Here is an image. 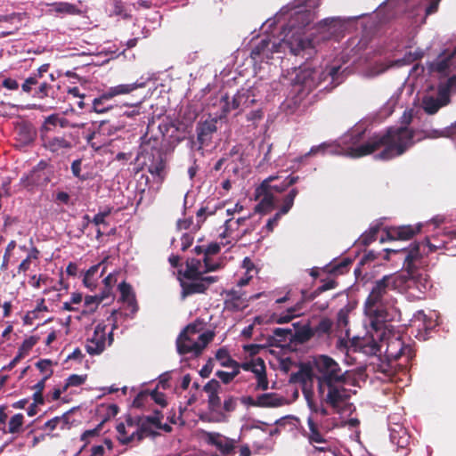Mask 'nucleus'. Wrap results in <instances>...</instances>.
I'll list each match as a JSON object with an SVG mask.
<instances>
[{
    "label": "nucleus",
    "instance_id": "nucleus-57",
    "mask_svg": "<svg viewBox=\"0 0 456 456\" xmlns=\"http://www.w3.org/2000/svg\"><path fill=\"white\" fill-rule=\"evenodd\" d=\"M58 126H61V127H68V126H70V127H78V128H84L85 126H86V123L85 122H77V121H74L72 118H61L59 115H58Z\"/></svg>",
    "mask_w": 456,
    "mask_h": 456
},
{
    "label": "nucleus",
    "instance_id": "nucleus-8",
    "mask_svg": "<svg viewBox=\"0 0 456 456\" xmlns=\"http://www.w3.org/2000/svg\"><path fill=\"white\" fill-rule=\"evenodd\" d=\"M282 174L283 172H281L264 179L258 185L259 190L273 195L274 193L281 194L299 181L298 175H288L284 176Z\"/></svg>",
    "mask_w": 456,
    "mask_h": 456
},
{
    "label": "nucleus",
    "instance_id": "nucleus-43",
    "mask_svg": "<svg viewBox=\"0 0 456 456\" xmlns=\"http://www.w3.org/2000/svg\"><path fill=\"white\" fill-rule=\"evenodd\" d=\"M259 372L256 373V378L257 379V383L256 385L255 390H267L269 387V381L266 376L265 364L264 361L260 362Z\"/></svg>",
    "mask_w": 456,
    "mask_h": 456
},
{
    "label": "nucleus",
    "instance_id": "nucleus-45",
    "mask_svg": "<svg viewBox=\"0 0 456 456\" xmlns=\"http://www.w3.org/2000/svg\"><path fill=\"white\" fill-rule=\"evenodd\" d=\"M424 138H438L443 136H452L456 135V122L452 124L451 126L447 127L445 130H432L423 131Z\"/></svg>",
    "mask_w": 456,
    "mask_h": 456
},
{
    "label": "nucleus",
    "instance_id": "nucleus-50",
    "mask_svg": "<svg viewBox=\"0 0 456 456\" xmlns=\"http://www.w3.org/2000/svg\"><path fill=\"white\" fill-rule=\"evenodd\" d=\"M110 99H102V94L95 98L93 101V110L89 111V113H104L107 110H109L111 107L110 105L107 104V102Z\"/></svg>",
    "mask_w": 456,
    "mask_h": 456
},
{
    "label": "nucleus",
    "instance_id": "nucleus-27",
    "mask_svg": "<svg viewBox=\"0 0 456 456\" xmlns=\"http://www.w3.org/2000/svg\"><path fill=\"white\" fill-rule=\"evenodd\" d=\"M338 284V283L337 281H335L333 279H330V280L324 281V283L322 285L319 286L314 291L309 292L305 289H302L301 290V299L297 303H302V310H303L305 303L314 300L318 296H320L322 293H323L327 290L333 289L337 288Z\"/></svg>",
    "mask_w": 456,
    "mask_h": 456
},
{
    "label": "nucleus",
    "instance_id": "nucleus-2",
    "mask_svg": "<svg viewBox=\"0 0 456 456\" xmlns=\"http://www.w3.org/2000/svg\"><path fill=\"white\" fill-rule=\"evenodd\" d=\"M317 395L332 405L338 402H347L350 398L347 384V370H343L339 363L327 354L314 358Z\"/></svg>",
    "mask_w": 456,
    "mask_h": 456
},
{
    "label": "nucleus",
    "instance_id": "nucleus-15",
    "mask_svg": "<svg viewBox=\"0 0 456 456\" xmlns=\"http://www.w3.org/2000/svg\"><path fill=\"white\" fill-rule=\"evenodd\" d=\"M451 99L447 89H440L438 97L425 96L422 99V108L428 115L436 114L442 107L449 104Z\"/></svg>",
    "mask_w": 456,
    "mask_h": 456
},
{
    "label": "nucleus",
    "instance_id": "nucleus-59",
    "mask_svg": "<svg viewBox=\"0 0 456 456\" xmlns=\"http://www.w3.org/2000/svg\"><path fill=\"white\" fill-rule=\"evenodd\" d=\"M102 267V271L100 273V277L103 274L105 271V265H102V264H98L91 266L89 269H87V289H93V283L90 282V280L94 276V274L98 272V270Z\"/></svg>",
    "mask_w": 456,
    "mask_h": 456
},
{
    "label": "nucleus",
    "instance_id": "nucleus-42",
    "mask_svg": "<svg viewBox=\"0 0 456 456\" xmlns=\"http://www.w3.org/2000/svg\"><path fill=\"white\" fill-rule=\"evenodd\" d=\"M443 240V233L433 236L431 239L425 238L424 240L419 243H415L414 245L419 246V254L422 256L423 253L428 254V252H435L438 248H432L430 247L431 243H441Z\"/></svg>",
    "mask_w": 456,
    "mask_h": 456
},
{
    "label": "nucleus",
    "instance_id": "nucleus-14",
    "mask_svg": "<svg viewBox=\"0 0 456 456\" xmlns=\"http://www.w3.org/2000/svg\"><path fill=\"white\" fill-rule=\"evenodd\" d=\"M315 379V370L314 363H301L299 370L297 372L290 374L289 381L291 383H299L302 385V391L304 389H312L313 380Z\"/></svg>",
    "mask_w": 456,
    "mask_h": 456
},
{
    "label": "nucleus",
    "instance_id": "nucleus-64",
    "mask_svg": "<svg viewBox=\"0 0 456 456\" xmlns=\"http://www.w3.org/2000/svg\"><path fill=\"white\" fill-rule=\"evenodd\" d=\"M143 417L146 419V421L148 423L152 424L156 428L158 425H159V422H161V420L163 419V414H162L161 411L155 410L153 411L152 415L143 416Z\"/></svg>",
    "mask_w": 456,
    "mask_h": 456
},
{
    "label": "nucleus",
    "instance_id": "nucleus-39",
    "mask_svg": "<svg viewBox=\"0 0 456 456\" xmlns=\"http://www.w3.org/2000/svg\"><path fill=\"white\" fill-rule=\"evenodd\" d=\"M332 325L333 322L330 319L326 317L322 318L314 328H312L314 337L320 338L325 335H329L331 331Z\"/></svg>",
    "mask_w": 456,
    "mask_h": 456
},
{
    "label": "nucleus",
    "instance_id": "nucleus-19",
    "mask_svg": "<svg viewBox=\"0 0 456 456\" xmlns=\"http://www.w3.org/2000/svg\"><path fill=\"white\" fill-rule=\"evenodd\" d=\"M255 199L259 202L255 207V212L267 215L276 208V199L273 194L262 191L257 186L255 190Z\"/></svg>",
    "mask_w": 456,
    "mask_h": 456
},
{
    "label": "nucleus",
    "instance_id": "nucleus-29",
    "mask_svg": "<svg viewBox=\"0 0 456 456\" xmlns=\"http://www.w3.org/2000/svg\"><path fill=\"white\" fill-rule=\"evenodd\" d=\"M116 281L115 278L109 274L106 276L102 282L104 283V288L102 290V292L98 295L94 296H88L87 295V306L93 305V304H100L102 303L105 299H108L110 297V291L112 288V284Z\"/></svg>",
    "mask_w": 456,
    "mask_h": 456
},
{
    "label": "nucleus",
    "instance_id": "nucleus-12",
    "mask_svg": "<svg viewBox=\"0 0 456 456\" xmlns=\"http://www.w3.org/2000/svg\"><path fill=\"white\" fill-rule=\"evenodd\" d=\"M278 43L272 42L269 37L261 39L251 50L250 57L255 61H267L274 53H280Z\"/></svg>",
    "mask_w": 456,
    "mask_h": 456
},
{
    "label": "nucleus",
    "instance_id": "nucleus-54",
    "mask_svg": "<svg viewBox=\"0 0 456 456\" xmlns=\"http://www.w3.org/2000/svg\"><path fill=\"white\" fill-rule=\"evenodd\" d=\"M261 361H264V360L260 357H257L256 359H252L249 362H242L241 364H240V368H241L242 370H244L246 371H251V372L255 373V375H256V373L259 372V368L261 366L260 365Z\"/></svg>",
    "mask_w": 456,
    "mask_h": 456
},
{
    "label": "nucleus",
    "instance_id": "nucleus-28",
    "mask_svg": "<svg viewBox=\"0 0 456 456\" xmlns=\"http://www.w3.org/2000/svg\"><path fill=\"white\" fill-rule=\"evenodd\" d=\"M238 406V398L233 395H227L224 397L223 404L221 403L220 411H216L217 414L216 421L226 422L229 420L230 414L233 412Z\"/></svg>",
    "mask_w": 456,
    "mask_h": 456
},
{
    "label": "nucleus",
    "instance_id": "nucleus-52",
    "mask_svg": "<svg viewBox=\"0 0 456 456\" xmlns=\"http://www.w3.org/2000/svg\"><path fill=\"white\" fill-rule=\"evenodd\" d=\"M310 444L313 447L312 453L330 452L332 448L331 442L326 437L322 438V441H315Z\"/></svg>",
    "mask_w": 456,
    "mask_h": 456
},
{
    "label": "nucleus",
    "instance_id": "nucleus-21",
    "mask_svg": "<svg viewBox=\"0 0 456 456\" xmlns=\"http://www.w3.org/2000/svg\"><path fill=\"white\" fill-rule=\"evenodd\" d=\"M214 337L215 332L212 330L200 334L198 343H192L189 346H180V354H193L196 357L200 356L204 348L214 339Z\"/></svg>",
    "mask_w": 456,
    "mask_h": 456
},
{
    "label": "nucleus",
    "instance_id": "nucleus-51",
    "mask_svg": "<svg viewBox=\"0 0 456 456\" xmlns=\"http://www.w3.org/2000/svg\"><path fill=\"white\" fill-rule=\"evenodd\" d=\"M23 418L21 413L13 415L8 424V432L12 434L19 433L23 424Z\"/></svg>",
    "mask_w": 456,
    "mask_h": 456
},
{
    "label": "nucleus",
    "instance_id": "nucleus-25",
    "mask_svg": "<svg viewBox=\"0 0 456 456\" xmlns=\"http://www.w3.org/2000/svg\"><path fill=\"white\" fill-rule=\"evenodd\" d=\"M145 82H134L131 84H120L110 87L102 94V99H112L119 95L129 94L138 88H143Z\"/></svg>",
    "mask_w": 456,
    "mask_h": 456
},
{
    "label": "nucleus",
    "instance_id": "nucleus-26",
    "mask_svg": "<svg viewBox=\"0 0 456 456\" xmlns=\"http://www.w3.org/2000/svg\"><path fill=\"white\" fill-rule=\"evenodd\" d=\"M41 140L44 147L53 153H58L63 149H70L72 147L71 143L62 136L42 134Z\"/></svg>",
    "mask_w": 456,
    "mask_h": 456
},
{
    "label": "nucleus",
    "instance_id": "nucleus-7",
    "mask_svg": "<svg viewBox=\"0 0 456 456\" xmlns=\"http://www.w3.org/2000/svg\"><path fill=\"white\" fill-rule=\"evenodd\" d=\"M221 101L224 102L222 107L224 113L232 110H240V111L249 108L256 102L255 94L251 89L241 88L230 98L228 94L222 96Z\"/></svg>",
    "mask_w": 456,
    "mask_h": 456
},
{
    "label": "nucleus",
    "instance_id": "nucleus-1",
    "mask_svg": "<svg viewBox=\"0 0 456 456\" xmlns=\"http://www.w3.org/2000/svg\"><path fill=\"white\" fill-rule=\"evenodd\" d=\"M404 123L409 125L411 121V116L405 118ZM415 132L407 127H389L384 134H375L370 140L361 145L349 147L346 150V156L358 159L370 155L381 147L384 149L376 155V159L389 160L395 157L403 155L411 147L414 145Z\"/></svg>",
    "mask_w": 456,
    "mask_h": 456
},
{
    "label": "nucleus",
    "instance_id": "nucleus-62",
    "mask_svg": "<svg viewBox=\"0 0 456 456\" xmlns=\"http://www.w3.org/2000/svg\"><path fill=\"white\" fill-rule=\"evenodd\" d=\"M151 399L162 408H165L167 405V402L166 399V395L162 392H159L158 389H154L150 394Z\"/></svg>",
    "mask_w": 456,
    "mask_h": 456
},
{
    "label": "nucleus",
    "instance_id": "nucleus-9",
    "mask_svg": "<svg viewBox=\"0 0 456 456\" xmlns=\"http://www.w3.org/2000/svg\"><path fill=\"white\" fill-rule=\"evenodd\" d=\"M188 281L180 280L182 297H187L194 294H204L210 285L218 281L217 276H197V278H185Z\"/></svg>",
    "mask_w": 456,
    "mask_h": 456
},
{
    "label": "nucleus",
    "instance_id": "nucleus-56",
    "mask_svg": "<svg viewBox=\"0 0 456 456\" xmlns=\"http://www.w3.org/2000/svg\"><path fill=\"white\" fill-rule=\"evenodd\" d=\"M232 369L233 370L232 372L218 370L216 371V375L222 380L224 384H229L240 373V368Z\"/></svg>",
    "mask_w": 456,
    "mask_h": 456
},
{
    "label": "nucleus",
    "instance_id": "nucleus-16",
    "mask_svg": "<svg viewBox=\"0 0 456 456\" xmlns=\"http://www.w3.org/2000/svg\"><path fill=\"white\" fill-rule=\"evenodd\" d=\"M307 428L303 436L307 439L309 444H314L315 441H322L326 437L330 428L326 427L321 419H317L313 416L307 418Z\"/></svg>",
    "mask_w": 456,
    "mask_h": 456
},
{
    "label": "nucleus",
    "instance_id": "nucleus-35",
    "mask_svg": "<svg viewBox=\"0 0 456 456\" xmlns=\"http://www.w3.org/2000/svg\"><path fill=\"white\" fill-rule=\"evenodd\" d=\"M186 268L183 273V278H197V276H201L208 272L204 270H200L201 267V260L197 258H188L186 260Z\"/></svg>",
    "mask_w": 456,
    "mask_h": 456
},
{
    "label": "nucleus",
    "instance_id": "nucleus-46",
    "mask_svg": "<svg viewBox=\"0 0 456 456\" xmlns=\"http://www.w3.org/2000/svg\"><path fill=\"white\" fill-rule=\"evenodd\" d=\"M110 16H119L122 19H129L131 15L127 12L125 4L120 0H115L112 3V9L110 11Z\"/></svg>",
    "mask_w": 456,
    "mask_h": 456
},
{
    "label": "nucleus",
    "instance_id": "nucleus-32",
    "mask_svg": "<svg viewBox=\"0 0 456 456\" xmlns=\"http://www.w3.org/2000/svg\"><path fill=\"white\" fill-rule=\"evenodd\" d=\"M118 289L121 295V299L127 304V307L129 308L131 314H134L138 311V305L131 285L123 281L118 285Z\"/></svg>",
    "mask_w": 456,
    "mask_h": 456
},
{
    "label": "nucleus",
    "instance_id": "nucleus-48",
    "mask_svg": "<svg viewBox=\"0 0 456 456\" xmlns=\"http://www.w3.org/2000/svg\"><path fill=\"white\" fill-rule=\"evenodd\" d=\"M67 424H68V418H67L66 414H63L62 416L54 417L52 419L46 421L45 424V429L53 431L55 428H57L58 427H60L61 428H64L67 426Z\"/></svg>",
    "mask_w": 456,
    "mask_h": 456
},
{
    "label": "nucleus",
    "instance_id": "nucleus-58",
    "mask_svg": "<svg viewBox=\"0 0 456 456\" xmlns=\"http://www.w3.org/2000/svg\"><path fill=\"white\" fill-rule=\"evenodd\" d=\"M151 425L152 424L148 423L146 421V419L142 416L137 428L140 429V432L144 435V436H155L158 435V433L151 429Z\"/></svg>",
    "mask_w": 456,
    "mask_h": 456
},
{
    "label": "nucleus",
    "instance_id": "nucleus-36",
    "mask_svg": "<svg viewBox=\"0 0 456 456\" xmlns=\"http://www.w3.org/2000/svg\"><path fill=\"white\" fill-rule=\"evenodd\" d=\"M430 247L434 248L450 249L456 247V229L443 232V240L441 243H431Z\"/></svg>",
    "mask_w": 456,
    "mask_h": 456
},
{
    "label": "nucleus",
    "instance_id": "nucleus-13",
    "mask_svg": "<svg viewBox=\"0 0 456 456\" xmlns=\"http://www.w3.org/2000/svg\"><path fill=\"white\" fill-rule=\"evenodd\" d=\"M204 437L206 443L215 446L223 456L232 454L235 449L236 441L218 432H204Z\"/></svg>",
    "mask_w": 456,
    "mask_h": 456
},
{
    "label": "nucleus",
    "instance_id": "nucleus-33",
    "mask_svg": "<svg viewBox=\"0 0 456 456\" xmlns=\"http://www.w3.org/2000/svg\"><path fill=\"white\" fill-rule=\"evenodd\" d=\"M202 322L197 320L192 323L188 324L183 331L179 334L176 339V347L177 352L180 354V346H189L190 345H185L184 340L189 339V335L193 336L198 334L202 330Z\"/></svg>",
    "mask_w": 456,
    "mask_h": 456
},
{
    "label": "nucleus",
    "instance_id": "nucleus-40",
    "mask_svg": "<svg viewBox=\"0 0 456 456\" xmlns=\"http://www.w3.org/2000/svg\"><path fill=\"white\" fill-rule=\"evenodd\" d=\"M119 408L117 404H101L97 408V412L102 415L100 426L105 421L115 417L118 413Z\"/></svg>",
    "mask_w": 456,
    "mask_h": 456
},
{
    "label": "nucleus",
    "instance_id": "nucleus-24",
    "mask_svg": "<svg viewBox=\"0 0 456 456\" xmlns=\"http://www.w3.org/2000/svg\"><path fill=\"white\" fill-rule=\"evenodd\" d=\"M389 437L392 444L398 448L404 449L410 444L411 436L405 428L401 424H394L389 427Z\"/></svg>",
    "mask_w": 456,
    "mask_h": 456
},
{
    "label": "nucleus",
    "instance_id": "nucleus-60",
    "mask_svg": "<svg viewBox=\"0 0 456 456\" xmlns=\"http://www.w3.org/2000/svg\"><path fill=\"white\" fill-rule=\"evenodd\" d=\"M38 88L35 91L34 96L43 99L49 94V90L51 89L50 85L47 83L46 80H44L42 82L39 81Z\"/></svg>",
    "mask_w": 456,
    "mask_h": 456
},
{
    "label": "nucleus",
    "instance_id": "nucleus-4",
    "mask_svg": "<svg viewBox=\"0 0 456 456\" xmlns=\"http://www.w3.org/2000/svg\"><path fill=\"white\" fill-rule=\"evenodd\" d=\"M339 70L340 66L326 67L325 69L320 72L308 69L300 70L294 79V90L299 97L303 98L308 95L314 88L322 86L326 80H330V83L324 86L322 89H328L330 86V89H332L341 83L338 79Z\"/></svg>",
    "mask_w": 456,
    "mask_h": 456
},
{
    "label": "nucleus",
    "instance_id": "nucleus-6",
    "mask_svg": "<svg viewBox=\"0 0 456 456\" xmlns=\"http://www.w3.org/2000/svg\"><path fill=\"white\" fill-rule=\"evenodd\" d=\"M281 52L289 50L294 55H301L306 60L315 53L312 40L304 38L301 35L293 34L289 38L278 43Z\"/></svg>",
    "mask_w": 456,
    "mask_h": 456
},
{
    "label": "nucleus",
    "instance_id": "nucleus-61",
    "mask_svg": "<svg viewBox=\"0 0 456 456\" xmlns=\"http://www.w3.org/2000/svg\"><path fill=\"white\" fill-rule=\"evenodd\" d=\"M85 379L83 376L72 374L67 379L63 390H66L69 387L81 386L85 382Z\"/></svg>",
    "mask_w": 456,
    "mask_h": 456
},
{
    "label": "nucleus",
    "instance_id": "nucleus-63",
    "mask_svg": "<svg viewBox=\"0 0 456 456\" xmlns=\"http://www.w3.org/2000/svg\"><path fill=\"white\" fill-rule=\"evenodd\" d=\"M37 84H39V79L32 73L28 78L25 79L21 88L24 92L29 93L32 89V86Z\"/></svg>",
    "mask_w": 456,
    "mask_h": 456
},
{
    "label": "nucleus",
    "instance_id": "nucleus-34",
    "mask_svg": "<svg viewBox=\"0 0 456 456\" xmlns=\"http://www.w3.org/2000/svg\"><path fill=\"white\" fill-rule=\"evenodd\" d=\"M197 139L200 145H204L211 140L212 134L216 131V126L213 121H205L197 126Z\"/></svg>",
    "mask_w": 456,
    "mask_h": 456
},
{
    "label": "nucleus",
    "instance_id": "nucleus-53",
    "mask_svg": "<svg viewBox=\"0 0 456 456\" xmlns=\"http://www.w3.org/2000/svg\"><path fill=\"white\" fill-rule=\"evenodd\" d=\"M142 101L137 102L133 104H126V106H128L131 108V110H126L122 112L120 115L123 118H127L131 119H134L136 116H139L141 114V106H142Z\"/></svg>",
    "mask_w": 456,
    "mask_h": 456
},
{
    "label": "nucleus",
    "instance_id": "nucleus-41",
    "mask_svg": "<svg viewBox=\"0 0 456 456\" xmlns=\"http://www.w3.org/2000/svg\"><path fill=\"white\" fill-rule=\"evenodd\" d=\"M312 338H314V332L309 324L297 329L293 335L294 341L299 344L306 343Z\"/></svg>",
    "mask_w": 456,
    "mask_h": 456
},
{
    "label": "nucleus",
    "instance_id": "nucleus-55",
    "mask_svg": "<svg viewBox=\"0 0 456 456\" xmlns=\"http://www.w3.org/2000/svg\"><path fill=\"white\" fill-rule=\"evenodd\" d=\"M109 215H110V210H107V211H103V212L98 213L94 217V226L96 227V231H97V233H98L99 236L102 235L103 233H105V231H102L101 230L100 225H102L103 228L106 226L105 218Z\"/></svg>",
    "mask_w": 456,
    "mask_h": 456
},
{
    "label": "nucleus",
    "instance_id": "nucleus-30",
    "mask_svg": "<svg viewBox=\"0 0 456 456\" xmlns=\"http://www.w3.org/2000/svg\"><path fill=\"white\" fill-rule=\"evenodd\" d=\"M258 407L276 408L284 405L285 398L277 393H265L257 395Z\"/></svg>",
    "mask_w": 456,
    "mask_h": 456
},
{
    "label": "nucleus",
    "instance_id": "nucleus-47",
    "mask_svg": "<svg viewBox=\"0 0 456 456\" xmlns=\"http://www.w3.org/2000/svg\"><path fill=\"white\" fill-rule=\"evenodd\" d=\"M58 114H52L45 118L44 124L40 128V135L42 134H50L51 132H53L55 127L58 126Z\"/></svg>",
    "mask_w": 456,
    "mask_h": 456
},
{
    "label": "nucleus",
    "instance_id": "nucleus-22",
    "mask_svg": "<svg viewBox=\"0 0 456 456\" xmlns=\"http://www.w3.org/2000/svg\"><path fill=\"white\" fill-rule=\"evenodd\" d=\"M411 347L405 345L401 338H392L387 342L386 354L388 358L397 360L403 355L411 356Z\"/></svg>",
    "mask_w": 456,
    "mask_h": 456
},
{
    "label": "nucleus",
    "instance_id": "nucleus-49",
    "mask_svg": "<svg viewBox=\"0 0 456 456\" xmlns=\"http://www.w3.org/2000/svg\"><path fill=\"white\" fill-rule=\"evenodd\" d=\"M379 227L378 225L372 226L369 231L365 232L360 238L359 241L363 246H369L370 243L377 240Z\"/></svg>",
    "mask_w": 456,
    "mask_h": 456
},
{
    "label": "nucleus",
    "instance_id": "nucleus-31",
    "mask_svg": "<svg viewBox=\"0 0 456 456\" xmlns=\"http://www.w3.org/2000/svg\"><path fill=\"white\" fill-rule=\"evenodd\" d=\"M220 250L221 245L217 242H212L205 248V256L202 260L204 263L205 272H214L220 269L221 265L213 263L210 257L211 256L217 255Z\"/></svg>",
    "mask_w": 456,
    "mask_h": 456
},
{
    "label": "nucleus",
    "instance_id": "nucleus-5",
    "mask_svg": "<svg viewBox=\"0 0 456 456\" xmlns=\"http://www.w3.org/2000/svg\"><path fill=\"white\" fill-rule=\"evenodd\" d=\"M398 285V278L395 275H385L376 281L364 303L366 314L377 320L383 317L381 306L385 305L388 291L396 289Z\"/></svg>",
    "mask_w": 456,
    "mask_h": 456
},
{
    "label": "nucleus",
    "instance_id": "nucleus-37",
    "mask_svg": "<svg viewBox=\"0 0 456 456\" xmlns=\"http://www.w3.org/2000/svg\"><path fill=\"white\" fill-rule=\"evenodd\" d=\"M302 311V303H296L295 305L289 307L285 314L279 316H273V321L276 323L283 324L291 322L295 317L300 315Z\"/></svg>",
    "mask_w": 456,
    "mask_h": 456
},
{
    "label": "nucleus",
    "instance_id": "nucleus-10",
    "mask_svg": "<svg viewBox=\"0 0 456 456\" xmlns=\"http://www.w3.org/2000/svg\"><path fill=\"white\" fill-rule=\"evenodd\" d=\"M304 396L306 400L307 405L309 409L312 411L313 417L319 419V416L321 417H326L329 415V411L326 407V405L330 406L333 410L336 411H338L342 406V404L346 403V402H338L335 405H332L331 403L323 401L321 396H318L319 401H316L314 398V392L312 389H304Z\"/></svg>",
    "mask_w": 456,
    "mask_h": 456
},
{
    "label": "nucleus",
    "instance_id": "nucleus-3",
    "mask_svg": "<svg viewBox=\"0 0 456 456\" xmlns=\"http://www.w3.org/2000/svg\"><path fill=\"white\" fill-rule=\"evenodd\" d=\"M387 256L390 253L404 254V268L406 274L396 276L398 284L404 282L407 289H416L419 292L424 294L432 288V281L427 271L420 268L424 265L423 256L419 254V246L412 245L409 249H386Z\"/></svg>",
    "mask_w": 456,
    "mask_h": 456
},
{
    "label": "nucleus",
    "instance_id": "nucleus-23",
    "mask_svg": "<svg viewBox=\"0 0 456 456\" xmlns=\"http://www.w3.org/2000/svg\"><path fill=\"white\" fill-rule=\"evenodd\" d=\"M248 306L245 294L234 289L225 293L224 308L231 312L242 311Z\"/></svg>",
    "mask_w": 456,
    "mask_h": 456
},
{
    "label": "nucleus",
    "instance_id": "nucleus-44",
    "mask_svg": "<svg viewBox=\"0 0 456 456\" xmlns=\"http://www.w3.org/2000/svg\"><path fill=\"white\" fill-rule=\"evenodd\" d=\"M350 258H344L337 265H327L322 268V271L327 273H344L345 270L352 265Z\"/></svg>",
    "mask_w": 456,
    "mask_h": 456
},
{
    "label": "nucleus",
    "instance_id": "nucleus-11",
    "mask_svg": "<svg viewBox=\"0 0 456 456\" xmlns=\"http://www.w3.org/2000/svg\"><path fill=\"white\" fill-rule=\"evenodd\" d=\"M299 191L297 188H292L282 199L281 206L275 215L269 218L265 228L268 232H273L274 228L279 224L282 216L288 214L294 205V200L297 196Z\"/></svg>",
    "mask_w": 456,
    "mask_h": 456
},
{
    "label": "nucleus",
    "instance_id": "nucleus-18",
    "mask_svg": "<svg viewBox=\"0 0 456 456\" xmlns=\"http://www.w3.org/2000/svg\"><path fill=\"white\" fill-rule=\"evenodd\" d=\"M422 224H418L416 225H401L392 226L387 229V237L388 240H407L413 238L421 230Z\"/></svg>",
    "mask_w": 456,
    "mask_h": 456
},
{
    "label": "nucleus",
    "instance_id": "nucleus-38",
    "mask_svg": "<svg viewBox=\"0 0 456 456\" xmlns=\"http://www.w3.org/2000/svg\"><path fill=\"white\" fill-rule=\"evenodd\" d=\"M216 358L223 367L240 368V363L231 357L225 347H221L216 351Z\"/></svg>",
    "mask_w": 456,
    "mask_h": 456
},
{
    "label": "nucleus",
    "instance_id": "nucleus-17",
    "mask_svg": "<svg viewBox=\"0 0 456 456\" xmlns=\"http://www.w3.org/2000/svg\"><path fill=\"white\" fill-rule=\"evenodd\" d=\"M203 391L208 395V409L210 412L220 411L222 386L215 379L209 380L204 387Z\"/></svg>",
    "mask_w": 456,
    "mask_h": 456
},
{
    "label": "nucleus",
    "instance_id": "nucleus-20",
    "mask_svg": "<svg viewBox=\"0 0 456 456\" xmlns=\"http://www.w3.org/2000/svg\"><path fill=\"white\" fill-rule=\"evenodd\" d=\"M106 326L98 324L94 331V336L87 338V354H99L105 348L106 342Z\"/></svg>",
    "mask_w": 456,
    "mask_h": 456
}]
</instances>
